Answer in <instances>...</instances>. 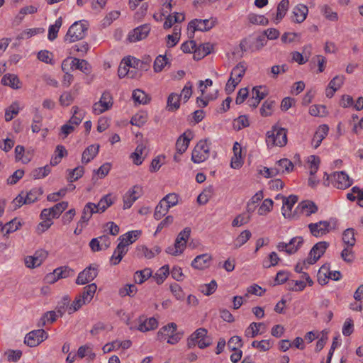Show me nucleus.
Returning a JSON list of instances; mask_svg holds the SVG:
<instances>
[{
    "label": "nucleus",
    "instance_id": "4d7b16f0",
    "mask_svg": "<svg viewBox=\"0 0 363 363\" xmlns=\"http://www.w3.org/2000/svg\"><path fill=\"white\" fill-rule=\"evenodd\" d=\"M125 60V57L121 61L118 69V75L119 78H123L125 76L129 75L131 72H129L130 67H132L131 65Z\"/></svg>",
    "mask_w": 363,
    "mask_h": 363
},
{
    "label": "nucleus",
    "instance_id": "7ed1b4c3",
    "mask_svg": "<svg viewBox=\"0 0 363 363\" xmlns=\"http://www.w3.org/2000/svg\"><path fill=\"white\" fill-rule=\"evenodd\" d=\"M210 145L211 143L208 139L200 140L192 151V162L194 163H201L206 160L210 155Z\"/></svg>",
    "mask_w": 363,
    "mask_h": 363
},
{
    "label": "nucleus",
    "instance_id": "dca6fc26",
    "mask_svg": "<svg viewBox=\"0 0 363 363\" xmlns=\"http://www.w3.org/2000/svg\"><path fill=\"white\" fill-rule=\"evenodd\" d=\"M125 60L131 65L132 68L140 71H147L150 67L151 58L149 56L143 60L128 56L125 57Z\"/></svg>",
    "mask_w": 363,
    "mask_h": 363
},
{
    "label": "nucleus",
    "instance_id": "f3484780",
    "mask_svg": "<svg viewBox=\"0 0 363 363\" xmlns=\"http://www.w3.org/2000/svg\"><path fill=\"white\" fill-rule=\"evenodd\" d=\"M191 138L192 133L189 130L184 132L182 135H180L175 145L177 152L180 155L183 154L187 150Z\"/></svg>",
    "mask_w": 363,
    "mask_h": 363
},
{
    "label": "nucleus",
    "instance_id": "bb28decb",
    "mask_svg": "<svg viewBox=\"0 0 363 363\" xmlns=\"http://www.w3.org/2000/svg\"><path fill=\"white\" fill-rule=\"evenodd\" d=\"M99 148V145H91L88 146L82 153V162L84 164L89 163L96 156Z\"/></svg>",
    "mask_w": 363,
    "mask_h": 363
},
{
    "label": "nucleus",
    "instance_id": "13d9d810",
    "mask_svg": "<svg viewBox=\"0 0 363 363\" xmlns=\"http://www.w3.org/2000/svg\"><path fill=\"white\" fill-rule=\"evenodd\" d=\"M113 203V200L112 199L111 195L106 194L100 199L97 205L99 207V211H101V212H104Z\"/></svg>",
    "mask_w": 363,
    "mask_h": 363
},
{
    "label": "nucleus",
    "instance_id": "c756f323",
    "mask_svg": "<svg viewBox=\"0 0 363 363\" xmlns=\"http://www.w3.org/2000/svg\"><path fill=\"white\" fill-rule=\"evenodd\" d=\"M212 48L213 46L209 43L201 44L199 47L196 46L194 52V59L196 60H201L211 53Z\"/></svg>",
    "mask_w": 363,
    "mask_h": 363
},
{
    "label": "nucleus",
    "instance_id": "393cba45",
    "mask_svg": "<svg viewBox=\"0 0 363 363\" xmlns=\"http://www.w3.org/2000/svg\"><path fill=\"white\" fill-rule=\"evenodd\" d=\"M127 252L128 248H126V245H125L123 242H120L111 257V264L113 265L118 264L121 261L123 256L127 253Z\"/></svg>",
    "mask_w": 363,
    "mask_h": 363
},
{
    "label": "nucleus",
    "instance_id": "6e6d98bb",
    "mask_svg": "<svg viewBox=\"0 0 363 363\" xmlns=\"http://www.w3.org/2000/svg\"><path fill=\"white\" fill-rule=\"evenodd\" d=\"M67 207L68 202L62 201L50 208L52 213V218H57Z\"/></svg>",
    "mask_w": 363,
    "mask_h": 363
},
{
    "label": "nucleus",
    "instance_id": "a878e982",
    "mask_svg": "<svg viewBox=\"0 0 363 363\" xmlns=\"http://www.w3.org/2000/svg\"><path fill=\"white\" fill-rule=\"evenodd\" d=\"M233 153L234 156L231 159L230 166L233 169H238L240 168L242 163V148L240 144H239L238 142H235L233 145Z\"/></svg>",
    "mask_w": 363,
    "mask_h": 363
},
{
    "label": "nucleus",
    "instance_id": "ddd939ff",
    "mask_svg": "<svg viewBox=\"0 0 363 363\" xmlns=\"http://www.w3.org/2000/svg\"><path fill=\"white\" fill-rule=\"evenodd\" d=\"M142 195V187L135 185L123 196V209L130 208L133 203Z\"/></svg>",
    "mask_w": 363,
    "mask_h": 363
},
{
    "label": "nucleus",
    "instance_id": "49530a36",
    "mask_svg": "<svg viewBox=\"0 0 363 363\" xmlns=\"http://www.w3.org/2000/svg\"><path fill=\"white\" fill-rule=\"evenodd\" d=\"M169 210V206H165L164 203L160 201L155 207L154 218L156 220H160L164 216Z\"/></svg>",
    "mask_w": 363,
    "mask_h": 363
},
{
    "label": "nucleus",
    "instance_id": "473e14b6",
    "mask_svg": "<svg viewBox=\"0 0 363 363\" xmlns=\"http://www.w3.org/2000/svg\"><path fill=\"white\" fill-rule=\"evenodd\" d=\"M181 96L175 93H172L167 98V106L168 111H174L179 109L180 106Z\"/></svg>",
    "mask_w": 363,
    "mask_h": 363
},
{
    "label": "nucleus",
    "instance_id": "680f3d73",
    "mask_svg": "<svg viewBox=\"0 0 363 363\" xmlns=\"http://www.w3.org/2000/svg\"><path fill=\"white\" fill-rule=\"evenodd\" d=\"M275 104V101L273 100H266L260 108V114L262 116L267 117L272 114V109Z\"/></svg>",
    "mask_w": 363,
    "mask_h": 363
},
{
    "label": "nucleus",
    "instance_id": "69168bd1",
    "mask_svg": "<svg viewBox=\"0 0 363 363\" xmlns=\"http://www.w3.org/2000/svg\"><path fill=\"white\" fill-rule=\"evenodd\" d=\"M217 289V283L215 280H212L209 284L201 286L200 291L206 296L213 294Z\"/></svg>",
    "mask_w": 363,
    "mask_h": 363
},
{
    "label": "nucleus",
    "instance_id": "774afa93",
    "mask_svg": "<svg viewBox=\"0 0 363 363\" xmlns=\"http://www.w3.org/2000/svg\"><path fill=\"white\" fill-rule=\"evenodd\" d=\"M275 167L280 169V172L281 171L283 172L284 170H286V172H289L292 171L294 168V164L289 160L284 158L279 160L277 162Z\"/></svg>",
    "mask_w": 363,
    "mask_h": 363
},
{
    "label": "nucleus",
    "instance_id": "2f4dec72",
    "mask_svg": "<svg viewBox=\"0 0 363 363\" xmlns=\"http://www.w3.org/2000/svg\"><path fill=\"white\" fill-rule=\"evenodd\" d=\"M97 289L96 284H90L83 289V291L79 296L86 301L87 303H90L92 300L94 295Z\"/></svg>",
    "mask_w": 363,
    "mask_h": 363
},
{
    "label": "nucleus",
    "instance_id": "72a5a7b5",
    "mask_svg": "<svg viewBox=\"0 0 363 363\" xmlns=\"http://www.w3.org/2000/svg\"><path fill=\"white\" fill-rule=\"evenodd\" d=\"M62 17H60L55 21V22L53 25L50 26L49 29H48V38L50 41H53L54 40H55L57 38V33H58L59 30H60V27L62 26Z\"/></svg>",
    "mask_w": 363,
    "mask_h": 363
},
{
    "label": "nucleus",
    "instance_id": "3c124183",
    "mask_svg": "<svg viewBox=\"0 0 363 363\" xmlns=\"http://www.w3.org/2000/svg\"><path fill=\"white\" fill-rule=\"evenodd\" d=\"M289 0H281L277 6V13L276 16V20L277 21H281L285 16L286 12L289 9Z\"/></svg>",
    "mask_w": 363,
    "mask_h": 363
},
{
    "label": "nucleus",
    "instance_id": "39448f33",
    "mask_svg": "<svg viewBox=\"0 0 363 363\" xmlns=\"http://www.w3.org/2000/svg\"><path fill=\"white\" fill-rule=\"evenodd\" d=\"M331 184L338 189H346L352 185L353 180L345 171L335 172L331 174Z\"/></svg>",
    "mask_w": 363,
    "mask_h": 363
},
{
    "label": "nucleus",
    "instance_id": "b1692460",
    "mask_svg": "<svg viewBox=\"0 0 363 363\" xmlns=\"http://www.w3.org/2000/svg\"><path fill=\"white\" fill-rule=\"evenodd\" d=\"M139 325L138 330L141 332H147L154 330L158 326V321L155 318H145L140 317L139 318Z\"/></svg>",
    "mask_w": 363,
    "mask_h": 363
},
{
    "label": "nucleus",
    "instance_id": "864d4df0",
    "mask_svg": "<svg viewBox=\"0 0 363 363\" xmlns=\"http://www.w3.org/2000/svg\"><path fill=\"white\" fill-rule=\"evenodd\" d=\"M309 113L313 116H325L327 115L326 106L324 105H313L309 108Z\"/></svg>",
    "mask_w": 363,
    "mask_h": 363
},
{
    "label": "nucleus",
    "instance_id": "4468645a",
    "mask_svg": "<svg viewBox=\"0 0 363 363\" xmlns=\"http://www.w3.org/2000/svg\"><path fill=\"white\" fill-rule=\"evenodd\" d=\"M74 271L68 266H62L55 269L52 274L47 275V279L50 282H55L60 279L72 277Z\"/></svg>",
    "mask_w": 363,
    "mask_h": 363
},
{
    "label": "nucleus",
    "instance_id": "09e8293b",
    "mask_svg": "<svg viewBox=\"0 0 363 363\" xmlns=\"http://www.w3.org/2000/svg\"><path fill=\"white\" fill-rule=\"evenodd\" d=\"M169 64L168 59L165 55H159L156 57L153 68L155 72H160L164 67Z\"/></svg>",
    "mask_w": 363,
    "mask_h": 363
},
{
    "label": "nucleus",
    "instance_id": "6ab92c4d",
    "mask_svg": "<svg viewBox=\"0 0 363 363\" xmlns=\"http://www.w3.org/2000/svg\"><path fill=\"white\" fill-rule=\"evenodd\" d=\"M212 259L211 255L208 254H202L196 256L191 262V267L197 269H204L209 266Z\"/></svg>",
    "mask_w": 363,
    "mask_h": 363
},
{
    "label": "nucleus",
    "instance_id": "bf43d9fd",
    "mask_svg": "<svg viewBox=\"0 0 363 363\" xmlns=\"http://www.w3.org/2000/svg\"><path fill=\"white\" fill-rule=\"evenodd\" d=\"M87 304L86 301L82 298L79 295L76 296L72 303L68 308L69 314H72L74 312L78 311L82 306Z\"/></svg>",
    "mask_w": 363,
    "mask_h": 363
},
{
    "label": "nucleus",
    "instance_id": "f257e3e1",
    "mask_svg": "<svg viewBox=\"0 0 363 363\" xmlns=\"http://www.w3.org/2000/svg\"><path fill=\"white\" fill-rule=\"evenodd\" d=\"M308 227L313 236L320 238L335 230L337 227V220L336 218H331L328 220L311 223Z\"/></svg>",
    "mask_w": 363,
    "mask_h": 363
},
{
    "label": "nucleus",
    "instance_id": "5701e85b",
    "mask_svg": "<svg viewBox=\"0 0 363 363\" xmlns=\"http://www.w3.org/2000/svg\"><path fill=\"white\" fill-rule=\"evenodd\" d=\"M329 128L327 125H321L315 131L312 139L311 144L314 148H317L321 144L322 140L327 136Z\"/></svg>",
    "mask_w": 363,
    "mask_h": 363
},
{
    "label": "nucleus",
    "instance_id": "f03ea898",
    "mask_svg": "<svg viewBox=\"0 0 363 363\" xmlns=\"http://www.w3.org/2000/svg\"><path fill=\"white\" fill-rule=\"evenodd\" d=\"M287 130L284 128L274 125L271 130L267 133L266 143L268 146L283 147L287 143Z\"/></svg>",
    "mask_w": 363,
    "mask_h": 363
},
{
    "label": "nucleus",
    "instance_id": "052dcab7",
    "mask_svg": "<svg viewBox=\"0 0 363 363\" xmlns=\"http://www.w3.org/2000/svg\"><path fill=\"white\" fill-rule=\"evenodd\" d=\"M257 325H264L263 323H252L245 330V335L247 337H255L259 333Z\"/></svg>",
    "mask_w": 363,
    "mask_h": 363
},
{
    "label": "nucleus",
    "instance_id": "a211bd4d",
    "mask_svg": "<svg viewBox=\"0 0 363 363\" xmlns=\"http://www.w3.org/2000/svg\"><path fill=\"white\" fill-rule=\"evenodd\" d=\"M1 84L4 86H8L13 89H19L22 87V82L16 74H6L1 79Z\"/></svg>",
    "mask_w": 363,
    "mask_h": 363
},
{
    "label": "nucleus",
    "instance_id": "0e129e2a",
    "mask_svg": "<svg viewBox=\"0 0 363 363\" xmlns=\"http://www.w3.org/2000/svg\"><path fill=\"white\" fill-rule=\"evenodd\" d=\"M250 216L247 215L246 213H243L242 214H240L237 216L232 222V225L233 227H239L242 226L250 220Z\"/></svg>",
    "mask_w": 363,
    "mask_h": 363
},
{
    "label": "nucleus",
    "instance_id": "de8ad7c7",
    "mask_svg": "<svg viewBox=\"0 0 363 363\" xmlns=\"http://www.w3.org/2000/svg\"><path fill=\"white\" fill-rule=\"evenodd\" d=\"M169 274V268L168 265H164L162 267L158 272L153 277L157 284H161L164 282L165 279Z\"/></svg>",
    "mask_w": 363,
    "mask_h": 363
},
{
    "label": "nucleus",
    "instance_id": "412c9836",
    "mask_svg": "<svg viewBox=\"0 0 363 363\" xmlns=\"http://www.w3.org/2000/svg\"><path fill=\"white\" fill-rule=\"evenodd\" d=\"M296 210L301 213H305L306 216H310L313 213H315L318 208L315 203L311 201H303L298 203Z\"/></svg>",
    "mask_w": 363,
    "mask_h": 363
},
{
    "label": "nucleus",
    "instance_id": "603ef678",
    "mask_svg": "<svg viewBox=\"0 0 363 363\" xmlns=\"http://www.w3.org/2000/svg\"><path fill=\"white\" fill-rule=\"evenodd\" d=\"M246 66L244 62L238 63L231 71V75L236 77L238 82H241L242 78L245 75Z\"/></svg>",
    "mask_w": 363,
    "mask_h": 363
},
{
    "label": "nucleus",
    "instance_id": "a19ab883",
    "mask_svg": "<svg viewBox=\"0 0 363 363\" xmlns=\"http://www.w3.org/2000/svg\"><path fill=\"white\" fill-rule=\"evenodd\" d=\"M252 233L248 230H243L235 240L234 247L238 249L245 244L251 238Z\"/></svg>",
    "mask_w": 363,
    "mask_h": 363
},
{
    "label": "nucleus",
    "instance_id": "4be33fe9",
    "mask_svg": "<svg viewBox=\"0 0 363 363\" xmlns=\"http://www.w3.org/2000/svg\"><path fill=\"white\" fill-rule=\"evenodd\" d=\"M208 331L203 328H200L194 332V337L199 339V348L204 349L211 345V339L207 336Z\"/></svg>",
    "mask_w": 363,
    "mask_h": 363
},
{
    "label": "nucleus",
    "instance_id": "c03bdc74",
    "mask_svg": "<svg viewBox=\"0 0 363 363\" xmlns=\"http://www.w3.org/2000/svg\"><path fill=\"white\" fill-rule=\"evenodd\" d=\"M152 275V270L150 268H145L135 273L134 279L136 283L143 284Z\"/></svg>",
    "mask_w": 363,
    "mask_h": 363
},
{
    "label": "nucleus",
    "instance_id": "9d476101",
    "mask_svg": "<svg viewBox=\"0 0 363 363\" xmlns=\"http://www.w3.org/2000/svg\"><path fill=\"white\" fill-rule=\"evenodd\" d=\"M328 247L329 243L325 241H320L314 245L309 252L308 257L307 258L308 264H313L315 263L325 253Z\"/></svg>",
    "mask_w": 363,
    "mask_h": 363
},
{
    "label": "nucleus",
    "instance_id": "2eb2a0df",
    "mask_svg": "<svg viewBox=\"0 0 363 363\" xmlns=\"http://www.w3.org/2000/svg\"><path fill=\"white\" fill-rule=\"evenodd\" d=\"M150 31V27L147 24H144L133 29L128 35V40L131 43H135L145 39Z\"/></svg>",
    "mask_w": 363,
    "mask_h": 363
},
{
    "label": "nucleus",
    "instance_id": "20e7f679",
    "mask_svg": "<svg viewBox=\"0 0 363 363\" xmlns=\"http://www.w3.org/2000/svg\"><path fill=\"white\" fill-rule=\"evenodd\" d=\"M88 27L81 22L74 23L68 29L65 41L69 43L83 39L86 36Z\"/></svg>",
    "mask_w": 363,
    "mask_h": 363
},
{
    "label": "nucleus",
    "instance_id": "1a4fd4ad",
    "mask_svg": "<svg viewBox=\"0 0 363 363\" xmlns=\"http://www.w3.org/2000/svg\"><path fill=\"white\" fill-rule=\"evenodd\" d=\"M48 337V333L43 329H38L28 333L25 337L24 342L29 347H35Z\"/></svg>",
    "mask_w": 363,
    "mask_h": 363
},
{
    "label": "nucleus",
    "instance_id": "6e6552de",
    "mask_svg": "<svg viewBox=\"0 0 363 363\" xmlns=\"http://www.w3.org/2000/svg\"><path fill=\"white\" fill-rule=\"evenodd\" d=\"M98 275V266L91 264L81 272L76 279V284L84 285L93 281Z\"/></svg>",
    "mask_w": 363,
    "mask_h": 363
},
{
    "label": "nucleus",
    "instance_id": "4c0bfd02",
    "mask_svg": "<svg viewBox=\"0 0 363 363\" xmlns=\"http://www.w3.org/2000/svg\"><path fill=\"white\" fill-rule=\"evenodd\" d=\"M283 198L282 214L286 218L289 216L286 214L285 208L291 211L294 205L298 201V196L295 195H290L288 198Z\"/></svg>",
    "mask_w": 363,
    "mask_h": 363
},
{
    "label": "nucleus",
    "instance_id": "c9c22d12",
    "mask_svg": "<svg viewBox=\"0 0 363 363\" xmlns=\"http://www.w3.org/2000/svg\"><path fill=\"white\" fill-rule=\"evenodd\" d=\"M354 234V229L353 228H347L343 232L342 241L347 247H352L354 246L356 242Z\"/></svg>",
    "mask_w": 363,
    "mask_h": 363
},
{
    "label": "nucleus",
    "instance_id": "c85d7f7f",
    "mask_svg": "<svg viewBox=\"0 0 363 363\" xmlns=\"http://www.w3.org/2000/svg\"><path fill=\"white\" fill-rule=\"evenodd\" d=\"M71 68L79 69L86 74H89L91 72V66L86 60L76 57L72 60Z\"/></svg>",
    "mask_w": 363,
    "mask_h": 363
},
{
    "label": "nucleus",
    "instance_id": "0eeeda50",
    "mask_svg": "<svg viewBox=\"0 0 363 363\" xmlns=\"http://www.w3.org/2000/svg\"><path fill=\"white\" fill-rule=\"evenodd\" d=\"M267 43L264 35L258 36L255 41H251L249 38H245L241 40L240 48L242 52L248 50L251 51H257L261 50Z\"/></svg>",
    "mask_w": 363,
    "mask_h": 363
},
{
    "label": "nucleus",
    "instance_id": "338daca9",
    "mask_svg": "<svg viewBox=\"0 0 363 363\" xmlns=\"http://www.w3.org/2000/svg\"><path fill=\"white\" fill-rule=\"evenodd\" d=\"M147 121V114L145 113H139L134 115L131 120L130 123L133 125L140 127L144 125Z\"/></svg>",
    "mask_w": 363,
    "mask_h": 363
},
{
    "label": "nucleus",
    "instance_id": "e433bc0d",
    "mask_svg": "<svg viewBox=\"0 0 363 363\" xmlns=\"http://www.w3.org/2000/svg\"><path fill=\"white\" fill-rule=\"evenodd\" d=\"M146 147L144 145L140 144L137 146L135 152L131 154L130 157L133 159V163L136 165L142 164L144 157L143 156V152Z\"/></svg>",
    "mask_w": 363,
    "mask_h": 363
},
{
    "label": "nucleus",
    "instance_id": "8fccbe9b",
    "mask_svg": "<svg viewBox=\"0 0 363 363\" xmlns=\"http://www.w3.org/2000/svg\"><path fill=\"white\" fill-rule=\"evenodd\" d=\"M43 194V190L40 187L32 189L26 194L28 203L30 204L35 202L38 199L39 196H40Z\"/></svg>",
    "mask_w": 363,
    "mask_h": 363
},
{
    "label": "nucleus",
    "instance_id": "e2e57ef3",
    "mask_svg": "<svg viewBox=\"0 0 363 363\" xmlns=\"http://www.w3.org/2000/svg\"><path fill=\"white\" fill-rule=\"evenodd\" d=\"M21 225L20 222L16 219H13L1 227V231L5 232V234H9L17 230Z\"/></svg>",
    "mask_w": 363,
    "mask_h": 363
},
{
    "label": "nucleus",
    "instance_id": "9b49d317",
    "mask_svg": "<svg viewBox=\"0 0 363 363\" xmlns=\"http://www.w3.org/2000/svg\"><path fill=\"white\" fill-rule=\"evenodd\" d=\"M303 238L301 236L293 238L289 243L281 242L277 245L279 251H285L286 253L294 254L302 246Z\"/></svg>",
    "mask_w": 363,
    "mask_h": 363
},
{
    "label": "nucleus",
    "instance_id": "423d86ee",
    "mask_svg": "<svg viewBox=\"0 0 363 363\" xmlns=\"http://www.w3.org/2000/svg\"><path fill=\"white\" fill-rule=\"evenodd\" d=\"M113 104V100L111 94L105 91L98 102H96L93 105V112L99 115L103 113L104 112L109 110Z\"/></svg>",
    "mask_w": 363,
    "mask_h": 363
},
{
    "label": "nucleus",
    "instance_id": "37998d69",
    "mask_svg": "<svg viewBox=\"0 0 363 363\" xmlns=\"http://www.w3.org/2000/svg\"><path fill=\"white\" fill-rule=\"evenodd\" d=\"M140 234V231H130L120 236L119 240H121V242H124V244L126 245V248H128V245L135 242Z\"/></svg>",
    "mask_w": 363,
    "mask_h": 363
},
{
    "label": "nucleus",
    "instance_id": "79ce46f5",
    "mask_svg": "<svg viewBox=\"0 0 363 363\" xmlns=\"http://www.w3.org/2000/svg\"><path fill=\"white\" fill-rule=\"evenodd\" d=\"M213 195V188L212 186L203 189V191L199 195L197 201L201 205H204L208 203L210 199Z\"/></svg>",
    "mask_w": 363,
    "mask_h": 363
},
{
    "label": "nucleus",
    "instance_id": "ea45409f",
    "mask_svg": "<svg viewBox=\"0 0 363 363\" xmlns=\"http://www.w3.org/2000/svg\"><path fill=\"white\" fill-rule=\"evenodd\" d=\"M51 172V167L50 165H45L43 167H38L33 169L30 176L33 179H39L48 176Z\"/></svg>",
    "mask_w": 363,
    "mask_h": 363
},
{
    "label": "nucleus",
    "instance_id": "aec40b11",
    "mask_svg": "<svg viewBox=\"0 0 363 363\" xmlns=\"http://www.w3.org/2000/svg\"><path fill=\"white\" fill-rule=\"evenodd\" d=\"M191 234V228L189 227L185 228L182 230L177 235L174 245L176 248H179L181 250V253L183 252L186 247V242Z\"/></svg>",
    "mask_w": 363,
    "mask_h": 363
},
{
    "label": "nucleus",
    "instance_id": "7c9ffc66",
    "mask_svg": "<svg viewBox=\"0 0 363 363\" xmlns=\"http://www.w3.org/2000/svg\"><path fill=\"white\" fill-rule=\"evenodd\" d=\"M177 329V325L174 323H168L167 325L163 326L157 333V337L160 340H165L168 335L175 332Z\"/></svg>",
    "mask_w": 363,
    "mask_h": 363
},
{
    "label": "nucleus",
    "instance_id": "f8f14e48",
    "mask_svg": "<svg viewBox=\"0 0 363 363\" xmlns=\"http://www.w3.org/2000/svg\"><path fill=\"white\" fill-rule=\"evenodd\" d=\"M216 20L211 19H194L189 23V28H192L193 34L196 30L208 31L215 26Z\"/></svg>",
    "mask_w": 363,
    "mask_h": 363
},
{
    "label": "nucleus",
    "instance_id": "cd10ccee",
    "mask_svg": "<svg viewBox=\"0 0 363 363\" xmlns=\"http://www.w3.org/2000/svg\"><path fill=\"white\" fill-rule=\"evenodd\" d=\"M308 9L306 6L303 4H298L295 6L293 10V21L296 23L303 22L308 14Z\"/></svg>",
    "mask_w": 363,
    "mask_h": 363
},
{
    "label": "nucleus",
    "instance_id": "5fc2aeb1",
    "mask_svg": "<svg viewBox=\"0 0 363 363\" xmlns=\"http://www.w3.org/2000/svg\"><path fill=\"white\" fill-rule=\"evenodd\" d=\"M68 171H69V174H68L67 179L69 182L77 181V179L81 178L84 173V169L82 166H79L72 170L68 169Z\"/></svg>",
    "mask_w": 363,
    "mask_h": 363
},
{
    "label": "nucleus",
    "instance_id": "a18cd8bd",
    "mask_svg": "<svg viewBox=\"0 0 363 363\" xmlns=\"http://www.w3.org/2000/svg\"><path fill=\"white\" fill-rule=\"evenodd\" d=\"M154 253L152 249H148L145 245L138 246L135 250V255L139 258L152 259L154 257Z\"/></svg>",
    "mask_w": 363,
    "mask_h": 363
},
{
    "label": "nucleus",
    "instance_id": "58836bf2",
    "mask_svg": "<svg viewBox=\"0 0 363 363\" xmlns=\"http://www.w3.org/2000/svg\"><path fill=\"white\" fill-rule=\"evenodd\" d=\"M133 99L135 102H138L140 104H147L151 99L148 94L140 89L133 91Z\"/></svg>",
    "mask_w": 363,
    "mask_h": 363
},
{
    "label": "nucleus",
    "instance_id": "f704fd0d",
    "mask_svg": "<svg viewBox=\"0 0 363 363\" xmlns=\"http://www.w3.org/2000/svg\"><path fill=\"white\" fill-rule=\"evenodd\" d=\"M19 104L18 101H13L6 110H5V121L9 122L11 121L15 116H17L19 113Z\"/></svg>",
    "mask_w": 363,
    "mask_h": 363
}]
</instances>
